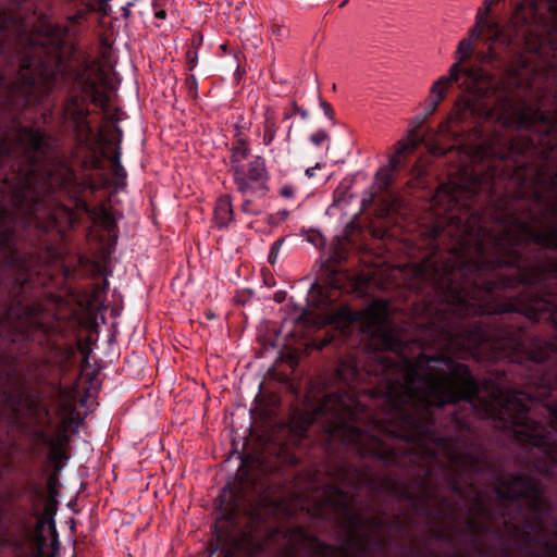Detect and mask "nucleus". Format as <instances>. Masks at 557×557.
<instances>
[{
    "label": "nucleus",
    "instance_id": "1",
    "mask_svg": "<svg viewBox=\"0 0 557 557\" xmlns=\"http://www.w3.org/2000/svg\"><path fill=\"white\" fill-rule=\"evenodd\" d=\"M417 311L421 334L433 335L445 351L407 356L385 307L339 309L343 341L368 361L362 363L357 354L339 358L335 376L344 388L325 394L315 413L302 414L296 434L308 437L320 418L330 456L341 448L384 467L410 468L420 493L398 479L380 483L355 469L342 470L344 482L387 491L411 504L417 515L441 523L457 519L446 496L436 513L430 507L441 484L461 498L471 491L460 533L475 545L482 546L490 523L503 520L519 549L535 556V543L553 554L556 545L533 535L545 531L552 511L541 480L532 473H504L469 420H492L521 447L523 462L534 471L532 442L518 437L522 423L534 425L535 393L528 382L534 366L519 360L505 343L519 336L532 349L535 335L528 324L539 313L517 294H423Z\"/></svg>",
    "mask_w": 557,
    "mask_h": 557
},
{
    "label": "nucleus",
    "instance_id": "2",
    "mask_svg": "<svg viewBox=\"0 0 557 557\" xmlns=\"http://www.w3.org/2000/svg\"><path fill=\"white\" fill-rule=\"evenodd\" d=\"M21 26V14L13 9H0V55L5 54L3 35L18 30ZM36 32L28 50L16 57L15 78L0 74V141L5 144L8 152H17V126H21L42 135L49 151H54L52 137L44 128L23 124L21 116L40 109L47 121L58 113L72 128L77 144L89 147L82 168L100 171L103 160L89 146L94 131L88 121V103L101 109L108 107L110 99L103 88L104 73L88 58L76 64L70 63L75 48L66 41L65 27L42 22Z\"/></svg>",
    "mask_w": 557,
    "mask_h": 557
},
{
    "label": "nucleus",
    "instance_id": "3",
    "mask_svg": "<svg viewBox=\"0 0 557 557\" xmlns=\"http://www.w3.org/2000/svg\"><path fill=\"white\" fill-rule=\"evenodd\" d=\"M17 132V152L0 141V269L21 271L27 258L21 257L17 233L40 239L57 227L53 207L61 196L78 205L86 188L96 187L66 162L52 160L42 135L21 126Z\"/></svg>",
    "mask_w": 557,
    "mask_h": 557
},
{
    "label": "nucleus",
    "instance_id": "4",
    "mask_svg": "<svg viewBox=\"0 0 557 557\" xmlns=\"http://www.w3.org/2000/svg\"><path fill=\"white\" fill-rule=\"evenodd\" d=\"M472 51L470 39H462L458 45L461 54L460 65ZM460 88L466 95L460 97L449 116L438 125V134L454 140L467 139L478 141L484 149L485 129L483 123L499 124L505 128L529 132L532 126L533 104H530L516 90L507 88L504 83L485 82V73L479 67H461Z\"/></svg>",
    "mask_w": 557,
    "mask_h": 557
},
{
    "label": "nucleus",
    "instance_id": "5",
    "mask_svg": "<svg viewBox=\"0 0 557 557\" xmlns=\"http://www.w3.org/2000/svg\"><path fill=\"white\" fill-rule=\"evenodd\" d=\"M541 322L552 329V338L534 336L532 349H525L519 336L510 337L505 345L510 352L518 354L519 360L534 366L528 381L535 393L534 425L522 423L518 437L532 442V469L557 480V324L536 314L535 323Z\"/></svg>",
    "mask_w": 557,
    "mask_h": 557
},
{
    "label": "nucleus",
    "instance_id": "6",
    "mask_svg": "<svg viewBox=\"0 0 557 557\" xmlns=\"http://www.w3.org/2000/svg\"><path fill=\"white\" fill-rule=\"evenodd\" d=\"M537 249L533 262L516 268V276H505L500 288L517 294L535 309L542 319L557 324V225L546 234L531 233Z\"/></svg>",
    "mask_w": 557,
    "mask_h": 557
},
{
    "label": "nucleus",
    "instance_id": "7",
    "mask_svg": "<svg viewBox=\"0 0 557 557\" xmlns=\"http://www.w3.org/2000/svg\"><path fill=\"white\" fill-rule=\"evenodd\" d=\"M355 469L373 478L376 482L383 483L385 480L393 479L392 476H379L371 467L356 466L345 458H338L330 462L327 467V476L332 482L324 485L323 502L334 512L336 521L342 529L347 531L348 536L344 546L356 547L360 557H373V554L379 549H385L389 544V539L383 536L381 533L371 536L369 532H363L364 519L363 516L354 509L352 496L345 491L341 485L350 487L355 491H360L368 487L373 492L386 493L395 497L392 493L382 490H374L368 484L355 486L342 480V470ZM350 553V550H348Z\"/></svg>",
    "mask_w": 557,
    "mask_h": 557
},
{
    "label": "nucleus",
    "instance_id": "8",
    "mask_svg": "<svg viewBox=\"0 0 557 557\" xmlns=\"http://www.w3.org/2000/svg\"><path fill=\"white\" fill-rule=\"evenodd\" d=\"M532 126L529 127L530 135L519 143L510 139L507 151L495 152L491 154L498 158L503 165L500 172L495 168L491 169L485 175L475 174L482 180H486L493 170H496V182L502 177L508 181L505 190L516 189V180L513 172L519 164H525L528 168L547 166L553 168L557 164V104L554 111H543L541 108H533Z\"/></svg>",
    "mask_w": 557,
    "mask_h": 557
},
{
    "label": "nucleus",
    "instance_id": "9",
    "mask_svg": "<svg viewBox=\"0 0 557 557\" xmlns=\"http://www.w3.org/2000/svg\"><path fill=\"white\" fill-rule=\"evenodd\" d=\"M21 257L27 258L25 269H0V334H51L52 327L37 319L39 306L24 301L37 258L33 252H21Z\"/></svg>",
    "mask_w": 557,
    "mask_h": 557
},
{
    "label": "nucleus",
    "instance_id": "10",
    "mask_svg": "<svg viewBox=\"0 0 557 557\" xmlns=\"http://www.w3.org/2000/svg\"><path fill=\"white\" fill-rule=\"evenodd\" d=\"M460 69L458 64H453L448 76L440 77L432 86L430 96L425 101V114L420 121L419 125L409 132L405 140L399 141V147L395 154L389 158L388 166L381 168L376 174L375 180L377 183L379 191H370L361 200V210L367 211L371 207H375V214L385 216L393 208V201L389 199V187L392 184V175L398 171L401 159L425 143V136L419 133L420 127L425 120L434 114L444 99L446 90L451 83H459Z\"/></svg>",
    "mask_w": 557,
    "mask_h": 557
},
{
    "label": "nucleus",
    "instance_id": "11",
    "mask_svg": "<svg viewBox=\"0 0 557 557\" xmlns=\"http://www.w3.org/2000/svg\"><path fill=\"white\" fill-rule=\"evenodd\" d=\"M25 490L30 495L32 507L12 506L7 510V525L0 535V552L4 548L12 549L15 557H25L27 543L34 534L35 518L40 517L39 503L44 497L42 488L36 482H27Z\"/></svg>",
    "mask_w": 557,
    "mask_h": 557
},
{
    "label": "nucleus",
    "instance_id": "12",
    "mask_svg": "<svg viewBox=\"0 0 557 557\" xmlns=\"http://www.w3.org/2000/svg\"><path fill=\"white\" fill-rule=\"evenodd\" d=\"M289 533V557H351L346 546L325 543L302 528H294Z\"/></svg>",
    "mask_w": 557,
    "mask_h": 557
},
{
    "label": "nucleus",
    "instance_id": "13",
    "mask_svg": "<svg viewBox=\"0 0 557 557\" xmlns=\"http://www.w3.org/2000/svg\"><path fill=\"white\" fill-rule=\"evenodd\" d=\"M236 190L244 197L256 196L259 198L268 194V171L263 158L257 156L246 165H236L230 169Z\"/></svg>",
    "mask_w": 557,
    "mask_h": 557
},
{
    "label": "nucleus",
    "instance_id": "14",
    "mask_svg": "<svg viewBox=\"0 0 557 557\" xmlns=\"http://www.w3.org/2000/svg\"><path fill=\"white\" fill-rule=\"evenodd\" d=\"M7 399H41L48 398L51 401V407L54 414L60 418L58 430H65L73 422L76 412L75 404L70 394L62 387L61 384H50L48 394L41 391H32L27 395H7Z\"/></svg>",
    "mask_w": 557,
    "mask_h": 557
},
{
    "label": "nucleus",
    "instance_id": "15",
    "mask_svg": "<svg viewBox=\"0 0 557 557\" xmlns=\"http://www.w3.org/2000/svg\"><path fill=\"white\" fill-rule=\"evenodd\" d=\"M74 3L76 12L69 17L72 24L82 23L91 12L108 14L110 5L108 0H71Z\"/></svg>",
    "mask_w": 557,
    "mask_h": 557
},
{
    "label": "nucleus",
    "instance_id": "16",
    "mask_svg": "<svg viewBox=\"0 0 557 557\" xmlns=\"http://www.w3.org/2000/svg\"><path fill=\"white\" fill-rule=\"evenodd\" d=\"M69 441L70 437L67 435V431L57 430V437L47 446L49 448L48 458L54 466L55 470H60L62 468V463L69 459L65 448Z\"/></svg>",
    "mask_w": 557,
    "mask_h": 557
},
{
    "label": "nucleus",
    "instance_id": "17",
    "mask_svg": "<svg viewBox=\"0 0 557 557\" xmlns=\"http://www.w3.org/2000/svg\"><path fill=\"white\" fill-rule=\"evenodd\" d=\"M547 502L550 504V507H552V511H550V515L549 517H547L545 519V531L543 532H533V535L539 537V539H546L548 540L550 543H553L554 545H556V549L554 550V553L552 554V550L550 549H547L545 546H543L542 544H532V549H534L536 552L537 555L535 556H532L530 553L523 550V549H520L522 553H524L528 557H557V543L553 542L548 536H547V528H548V521L549 520H554L553 518V511H554V505L553 503L546 497ZM555 530L553 532V536L555 539H557V521H555Z\"/></svg>",
    "mask_w": 557,
    "mask_h": 557
},
{
    "label": "nucleus",
    "instance_id": "18",
    "mask_svg": "<svg viewBox=\"0 0 557 557\" xmlns=\"http://www.w3.org/2000/svg\"><path fill=\"white\" fill-rule=\"evenodd\" d=\"M380 513H381L380 517H374V518L363 517V519H364L363 532L370 533V531H371L374 534H377V533L380 534L381 531L386 528H391V529H395V530L401 529V522H400L399 516L394 517L393 520H385L386 511L382 510Z\"/></svg>",
    "mask_w": 557,
    "mask_h": 557
},
{
    "label": "nucleus",
    "instance_id": "19",
    "mask_svg": "<svg viewBox=\"0 0 557 557\" xmlns=\"http://www.w3.org/2000/svg\"><path fill=\"white\" fill-rule=\"evenodd\" d=\"M214 215L219 227H226L233 220L232 201L228 195H223L219 198L214 209Z\"/></svg>",
    "mask_w": 557,
    "mask_h": 557
},
{
    "label": "nucleus",
    "instance_id": "20",
    "mask_svg": "<svg viewBox=\"0 0 557 557\" xmlns=\"http://www.w3.org/2000/svg\"><path fill=\"white\" fill-rule=\"evenodd\" d=\"M344 259L345 251L341 247H336L332 255L322 263V270L333 280L339 273L338 267Z\"/></svg>",
    "mask_w": 557,
    "mask_h": 557
},
{
    "label": "nucleus",
    "instance_id": "21",
    "mask_svg": "<svg viewBox=\"0 0 557 557\" xmlns=\"http://www.w3.org/2000/svg\"><path fill=\"white\" fill-rule=\"evenodd\" d=\"M250 152V148L246 139L239 137L236 140V144L232 148V153L230 157L231 169L236 165H243L242 161L247 159Z\"/></svg>",
    "mask_w": 557,
    "mask_h": 557
},
{
    "label": "nucleus",
    "instance_id": "22",
    "mask_svg": "<svg viewBox=\"0 0 557 557\" xmlns=\"http://www.w3.org/2000/svg\"><path fill=\"white\" fill-rule=\"evenodd\" d=\"M483 30L490 33L491 36H497L499 29L496 22L488 17H480L476 25L471 29L470 36L479 39L482 36Z\"/></svg>",
    "mask_w": 557,
    "mask_h": 557
},
{
    "label": "nucleus",
    "instance_id": "23",
    "mask_svg": "<svg viewBox=\"0 0 557 557\" xmlns=\"http://www.w3.org/2000/svg\"><path fill=\"white\" fill-rule=\"evenodd\" d=\"M278 129V125L276 124L275 116L273 112L267 111L264 115V134H263V144L269 146L275 138L276 132Z\"/></svg>",
    "mask_w": 557,
    "mask_h": 557
},
{
    "label": "nucleus",
    "instance_id": "24",
    "mask_svg": "<svg viewBox=\"0 0 557 557\" xmlns=\"http://www.w3.org/2000/svg\"><path fill=\"white\" fill-rule=\"evenodd\" d=\"M110 162L112 164V173H113V176L116 178V180H125L126 176H127V173L125 171V169L123 168V165L121 164V150H120V147H117L115 149V151L112 153V156L110 157Z\"/></svg>",
    "mask_w": 557,
    "mask_h": 557
},
{
    "label": "nucleus",
    "instance_id": "25",
    "mask_svg": "<svg viewBox=\"0 0 557 557\" xmlns=\"http://www.w3.org/2000/svg\"><path fill=\"white\" fill-rule=\"evenodd\" d=\"M264 550V543L257 541L253 536H247V555L253 557Z\"/></svg>",
    "mask_w": 557,
    "mask_h": 557
},
{
    "label": "nucleus",
    "instance_id": "26",
    "mask_svg": "<svg viewBox=\"0 0 557 557\" xmlns=\"http://www.w3.org/2000/svg\"><path fill=\"white\" fill-rule=\"evenodd\" d=\"M247 515L249 517L251 524L258 525L264 522V516L259 505H251L250 508L247 510Z\"/></svg>",
    "mask_w": 557,
    "mask_h": 557
},
{
    "label": "nucleus",
    "instance_id": "27",
    "mask_svg": "<svg viewBox=\"0 0 557 557\" xmlns=\"http://www.w3.org/2000/svg\"><path fill=\"white\" fill-rule=\"evenodd\" d=\"M34 436L40 444L48 446L57 437V432L54 434H50L45 429H37L34 431Z\"/></svg>",
    "mask_w": 557,
    "mask_h": 557
},
{
    "label": "nucleus",
    "instance_id": "28",
    "mask_svg": "<svg viewBox=\"0 0 557 557\" xmlns=\"http://www.w3.org/2000/svg\"><path fill=\"white\" fill-rule=\"evenodd\" d=\"M185 85L188 89V96L193 99H196L198 96V83L196 76L194 74H189L185 78Z\"/></svg>",
    "mask_w": 557,
    "mask_h": 557
},
{
    "label": "nucleus",
    "instance_id": "29",
    "mask_svg": "<svg viewBox=\"0 0 557 557\" xmlns=\"http://www.w3.org/2000/svg\"><path fill=\"white\" fill-rule=\"evenodd\" d=\"M283 243H284V238L281 237L272 244V246L270 248L269 256H268V261L270 264H274L276 262L278 251H280Z\"/></svg>",
    "mask_w": 557,
    "mask_h": 557
},
{
    "label": "nucleus",
    "instance_id": "30",
    "mask_svg": "<svg viewBox=\"0 0 557 557\" xmlns=\"http://www.w3.org/2000/svg\"><path fill=\"white\" fill-rule=\"evenodd\" d=\"M186 63L189 71H193L198 64V50L189 48L186 52Z\"/></svg>",
    "mask_w": 557,
    "mask_h": 557
},
{
    "label": "nucleus",
    "instance_id": "31",
    "mask_svg": "<svg viewBox=\"0 0 557 557\" xmlns=\"http://www.w3.org/2000/svg\"><path fill=\"white\" fill-rule=\"evenodd\" d=\"M329 138L327 133L324 129H318L310 136V141L317 146L320 147L323 141H325Z\"/></svg>",
    "mask_w": 557,
    "mask_h": 557
},
{
    "label": "nucleus",
    "instance_id": "32",
    "mask_svg": "<svg viewBox=\"0 0 557 557\" xmlns=\"http://www.w3.org/2000/svg\"><path fill=\"white\" fill-rule=\"evenodd\" d=\"M320 107L324 112V115L330 120H334L335 111L331 103L326 102L324 99L319 98Z\"/></svg>",
    "mask_w": 557,
    "mask_h": 557
},
{
    "label": "nucleus",
    "instance_id": "33",
    "mask_svg": "<svg viewBox=\"0 0 557 557\" xmlns=\"http://www.w3.org/2000/svg\"><path fill=\"white\" fill-rule=\"evenodd\" d=\"M203 42V36L199 32H195L190 39V48L198 50Z\"/></svg>",
    "mask_w": 557,
    "mask_h": 557
},
{
    "label": "nucleus",
    "instance_id": "34",
    "mask_svg": "<svg viewBox=\"0 0 557 557\" xmlns=\"http://www.w3.org/2000/svg\"><path fill=\"white\" fill-rule=\"evenodd\" d=\"M433 536L437 541H445L448 543L453 542V537L450 535H448L443 529L434 530Z\"/></svg>",
    "mask_w": 557,
    "mask_h": 557
},
{
    "label": "nucleus",
    "instance_id": "35",
    "mask_svg": "<svg viewBox=\"0 0 557 557\" xmlns=\"http://www.w3.org/2000/svg\"><path fill=\"white\" fill-rule=\"evenodd\" d=\"M30 2L32 0H8V3L12 7L22 8L25 4L26 11L32 10L33 4Z\"/></svg>",
    "mask_w": 557,
    "mask_h": 557
},
{
    "label": "nucleus",
    "instance_id": "36",
    "mask_svg": "<svg viewBox=\"0 0 557 557\" xmlns=\"http://www.w3.org/2000/svg\"><path fill=\"white\" fill-rule=\"evenodd\" d=\"M154 17L158 20H165L166 11L159 7V0H153Z\"/></svg>",
    "mask_w": 557,
    "mask_h": 557
},
{
    "label": "nucleus",
    "instance_id": "37",
    "mask_svg": "<svg viewBox=\"0 0 557 557\" xmlns=\"http://www.w3.org/2000/svg\"><path fill=\"white\" fill-rule=\"evenodd\" d=\"M248 196L245 197L244 199V202L242 205V210L245 212V213H248V214H252V215H257L259 212L258 211H253L252 208H251V205H252V200L250 198H247Z\"/></svg>",
    "mask_w": 557,
    "mask_h": 557
},
{
    "label": "nucleus",
    "instance_id": "38",
    "mask_svg": "<svg viewBox=\"0 0 557 557\" xmlns=\"http://www.w3.org/2000/svg\"><path fill=\"white\" fill-rule=\"evenodd\" d=\"M37 407H38V410L40 412H42L44 416L48 419L49 424H50L51 423L50 408L48 406L44 405V404H38Z\"/></svg>",
    "mask_w": 557,
    "mask_h": 557
},
{
    "label": "nucleus",
    "instance_id": "39",
    "mask_svg": "<svg viewBox=\"0 0 557 557\" xmlns=\"http://www.w3.org/2000/svg\"><path fill=\"white\" fill-rule=\"evenodd\" d=\"M293 109H294V112L295 113H298L299 116L302 119V120H307L308 116H309V113L307 110H304L301 108H299L296 103L293 104Z\"/></svg>",
    "mask_w": 557,
    "mask_h": 557
},
{
    "label": "nucleus",
    "instance_id": "40",
    "mask_svg": "<svg viewBox=\"0 0 557 557\" xmlns=\"http://www.w3.org/2000/svg\"><path fill=\"white\" fill-rule=\"evenodd\" d=\"M281 196L285 198H290L294 196V188L292 186H283L281 188Z\"/></svg>",
    "mask_w": 557,
    "mask_h": 557
},
{
    "label": "nucleus",
    "instance_id": "41",
    "mask_svg": "<svg viewBox=\"0 0 557 557\" xmlns=\"http://www.w3.org/2000/svg\"><path fill=\"white\" fill-rule=\"evenodd\" d=\"M104 223H106L109 232H111L113 230V227L115 226V222L109 213L104 214Z\"/></svg>",
    "mask_w": 557,
    "mask_h": 557
},
{
    "label": "nucleus",
    "instance_id": "42",
    "mask_svg": "<svg viewBox=\"0 0 557 557\" xmlns=\"http://www.w3.org/2000/svg\"><path fill=\"white\" fill-rule=\"evenodd\" d=\"M309 240L314 245V246H319L320 244H322L324 242V238L322 237V235L320 233H317L314 234L312 237H309Z\"/></svg>",
    "mask_w": 557,
    "mask_h": 557
},
{
    "label": "nucleus",
    "instance_id": "43",
    "mask_svg": "<svg viewBox=\"0 0 557 557\" xmlns=\"http://www.w3.org/2000/svg\"><path fill=\"white\" fill-rule=\"evenodd\" d=\"M286 298V292L284 290H277L275 294H274V300L278 304L283 302Z\"/></svg>",
    "mask_w": 557,
    "mask_h": 557
},
{
    "label": "nucleus",
    "instance_id": "44",
    "mask_svg": "<svg viewBox=\"0 0 557 557\" xmlns=\"http://www.w3.org/2000/svg\"><path fill=\"white\" fill-rule=\"evenodd\" d=\"M321 168V164L320 163H317L312 168H308L306 171H305V174L308 178H311L314 176V171L317 169H320Z\"/></svg>",
    "mask_w": 557,
    "mask_h": 557
},
{
    "label": "nucleus",
    "instance_id": "45",
    "mask_svg": "<svg viewBox=\"0 0 557 557\" xmlns=\"http://www.w3.org/2000/svg\"><path fill=\"white\" fill-rule=\"evenodd\" d=\"M431 151L435 154H444L445 151L443 148L438 147V146H433L432 148H430Z\"/></svg>",
    "mask_w": 557,
    "mask_h": 557
},
{
    "label": "nucleus",
    "instance_id": "46",
    "mask_svg": "<svg viewBox=\"0 0 557 557\" xmlns=\"http://www.w3.org/2000/svg\"><path fill=\"white\" fill-rule=\"evenodd\" d=\"M32 541H33V539L27 543L26 550H25V553H24V556H25V557H27L28 546H29V543H30ZM10 550L13 553V557H15V553H14L12 549H10Z\"/></svg>",
    "mask_w": 557,
    "mask_h": 557
},
{
    "label": "nucleus",
    "instance_id": "47",
    "mask_svg": "<svg viewBox=\"0 0 557 557\" xmlns=\"http://www.w3.org/2000/svg\"><path fill=\"white\" fill-rule=\"evenodd\" d=\"M292 115H293V113H292V112H286V113L284 114V120H288V119H290V117H292Z\"/></svg>",
    "mask_w": 557,
    "mask_h": 557
},
{
    "label": "nucleus",
    "instance_id": "48",
    "mask_svg": "<svg viewBox=\"0 0 557 557\" xmlns=\"http://www.w3.org/2000/svg\"><path fill=\"white\" fill-rule=\"evenodd\" d=\"M290 132H292V125L289 126L288 132H287V139H289V137H290Z\"/></svg>",
    "mask_w": 557,
    "mask_h": 557
},
{
    "label": "nucleus",
    "instance_id": "49",
    "mask_svg": "<svg viewBox=\"0 0 557 557\" xmlns=\"http://www.w3.org/2000/svg\"><path fill=\"white\" fill-rule=\"evenodd\" d=\"M281 214H282L283 218H285L287 215V212L286 211H282Z\"/></svg>",
    "mask_w": 557,
    "mask_h": 557
},
{
    "label": "nucleus",
    "instance_id": "50",
    "mask_svg": "<svg viewBox=\"0 0 557 557\" xmlns=\"http://www.w3.org/2000/svg\"><path fill=\"white\" fill-rule=\"evenodd\" d=\"M346 3H347V0H345V1H342V4H341V7H344V5L346 4Z\"/></svg>",
    "mask_w": 557,
    "mask_h": 557
},
{
    "label": "nucleus",
    "instance_id": "51",
    "mask_svg": "<svg viewBox=\"0 0 557 557\" xmlns=\"http://www.w3.org/2000/svg\"><path fill=\"white\" fill-rule=\"evenodd\" d=\"M458 557H463L462 555H459Z\"/></svg>",
    "mask_w": 557,
    "mask_h": 557
}]
</instances>
